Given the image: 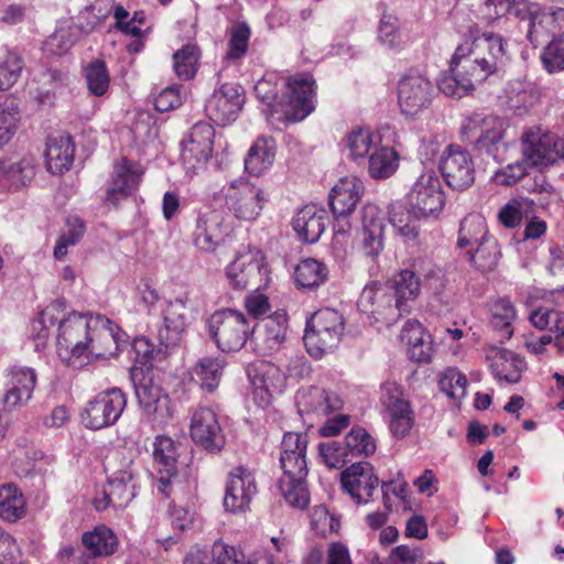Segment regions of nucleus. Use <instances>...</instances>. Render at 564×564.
Returning a JSON list of instances; mask_svg holds the SVG:
<instances>
[{"mask_svg": "<svg viewBox=\"0 0 564 564\" xmlns=\"http://www.w3.org/2000/svg\"><path fill=\"white\" fill-rule=\"evenodd\" d=\"M66 308L64 300H56L40 313L33 322V332L39 340L48 336V328L58 324L57 354L68 367L80 369L87 365V339L93 315L72 313L63 316Z\"/></svg>", "mask_w": 564, "mask_h": 564, "instance_id": "1", "label": "nucleus"}, {"mask_svg": "<svg viewBox=\"0 0 564 564\" xmlns=\"http://www.w3.org/2000/svg\"><path fill=\"white\" fill-rule=\"evenodd\" d=\"M274 76L264 77L257 82L254 93L265 108L267 116L282 113L288 121H301L315 108V80L308 73H301L288 78L285 101L279 99L278 84L273 83Z\"/></svg>", "mask_w": 564, "mask_h": 564, "instance_id": "2", "label": "nucleus"}, {"mask_svg": "<svg viewBox=\"0 0 564 564\" xmlns=\"http://www.w3.org/2000/svg\"><path fill=\"white\" fill-rule=\"evenodd\" d=\"M471 43L459 45L454 53V61L463 62L462 68L477 80H485L490 75L502 70L510 61L506 39L494 32L479 33L469 30Z\"/></svg>", "mask_w": 564, "mask_h": 564, "instance_id": "3", "label": "nucleus"}, {"mask_svg": "<svg viewBox=\"0 0 564 564\" xmlns=\"http://www.w3.org/2000/svg\"><path fill=\"white\" fill-rule=\"evenodd\" d=\"M107 469L111 470L105 486L102 498H95L94 505L98 511L109 506L115 509L126 508L135 497V476L133 454L128 452H116L108 459Z\"/></svg>", "mask_w": 564, "mask_h": 564, "instance_id": "4", "label": "nucleus"}, {"mask_svg": "<svg viewBox=\"0 0 564 564\" xmlns=\"http://www.w3.org/2000/svg\"><path fill=\"white\" fill-rule=\"evenodd\" d=\"M505 132V121L497 116L474 113L462 124L464 141L479 154H486L499 163L507 160L509 149Z\"/></svg>", "mask_w": 564, "mask_h": 564, "instance_id": "5", "label": "nucleus"}, {"mask_svg": "<svg viewBox=\"0 0 564 564\" xmlns=\"http://www.w3.org/2000/svg\"><path fill=\"white\" fill-rule=\"evenodd\" d=\"M344 332V318L333 308L318 310L307 321L303 337L307 352L314 358H322L340 341Z\"/></svg>", "mask_w": 564, "mask_h": 564, "instance_id": "6", "label": "nucleus"}, {"mask_svg": "<svg viewBox=\"0 0 564 564\" xmlns=\"http://www.w3.org/2000/svg\"><path fill=\"white\" fill-rule=\"evenodd\" d=\"M254 330L242 312L231 308L216 311L208 319L209 336L224 352L240 350Z\"/></svg>", "mask_w": 564, "mask_h": 564, "instance_id": "7", "label": "nucleus"}, {"mask_svg": "<svg viewBox=\"0 0 564 564\" xmlns=\"http://www.w3.org/2000/svg\"><path fill=\"white\" fill-rule=\"evenodd\" d=\"M225 206L240 221H254L267 202L264 191L246 178H237L224 188Z\"/></svg>", "mask_w": 564, "mask_h": 564, "instance_id": "8", "label": "nucleus"}, {"mask_svg": "<svg viewBox=\"0 0 564 564\" xmlns=\"http://www.w3.org/2000/svg\"><path fill=\"white\" fill-rule=\"evenodd\" d=\"M134 392L142 417L152 427H163L173 419L169 393L150 376L143 375L134 383Z\"/></svg>", "mask_w": 564, "mask_h": 564, "instance_id": "9", "label": "nucleus"}, {"mask_svg": "<svg viewBox=\"0 0 564 564\" xmlns=\"http://www.w3.org/2000/svg\"><path fill=\"white\" fill-rule=\"evenodd\" d=\"M445 204L438 176L433 171L424 172L408 194V218L416 219L436 216Z\"/></svg>", "mask_w": 564, "mask_h": 564, "instance_id": "10", "label": "nucleus"}, {"mask_svg": "<svg viewBox=\"0 0 564 564\" xmlns=\"http://www.w3.org/2000/svg\"><path fill=\"white\" fill-rule=\"evenodd\" d=\"M380 402L387 413L389 431L395 438L408 436L414 425L415 415L403 390L395 382H386L381 387Z\"/></svg>", "mask_w": 564, "mask_h": 564, "instance_id": "11", "label": "nucleus"}, {"mask_svg": "<svg viewBox=\"0 0 564 564\" xmlns=\"http://www.w3.org/2000/svg\"><path fill=\"white\" fill-rule=\"evenodd\" d=\"M128 335L115 323L101 315L91 316L87 339V364L95 358H110L118 355L121 345L127 344Z\"/></svg>", "mask_w": 564, "mask_h": 564, "instance_id": "12", "label": "nucleus"}, {"mask_svg": "<svg viewBox=\"0 0 564 564\" xmlns=\"http://www.w3.org/2000/svg\"><path fill=\"white\" fill-rule=\"evenodd\" d=\"M126 405L124 393L118 388L109 389L87 403L82 413V422L90 430L110 426L121 416Z\"/></svg>", "mask_w": 564, "mask_h": 564, "instance_id": "13", "label": "nucleus"}, {"mask_svg": "<svg viewBox=\"0 0 564 564\" xmlns=\"http://www.w3.org/2000/svg\"><path fill=\"white\" fill-rule=\"evenodd\" d=\"M268 268L263 253L257 248H247L237 252L226 267L228 283L236 290H245L267 279Z\"/></svg>", "mask_w": 564, "mask_h": 564, "instance_id": "14", "label": "nucleus"}, {"mask_svg": "<svg viewBox=\"0 0 564 564\" xmlns=\"http://www.w3.org/2000/svg\"><path fill=\"white\" fill-rule=\"evenodd\" d=\"M434 96L435 88L432 82L421 74H409L399 82V107L409 118H414L429 109Z\"/></svg>", "mask_w": 564, "mask_h": 564, "instance_id": "15", "label": "nucleus"}, {"mask_svg": "<svg viewBox=\"0 0 564 564\" xmlns=\"http://www.w3.org/2000/svg\"><path fill=\"white\" fill-rule=\"evenodd\" d=\"M153 457L156 466V490L165 498L176 494L180 486L177 451L174 441L165 435L156 436L153 443Z\"/></svg>", "mask_w": 564, "mask_h": 564, "instance_id": "16", "label": "nucleus"}, {"mask_svg": "<svg viewBox=\"0 0 564 564\" xmlns=\"http://www.w3.org/2000/svg\"><path fill=\"white\" fill-rule=\"evenodd\" d=\"M189 435L195 444L210 453L220 452L226 443L218 415L209 406L199 405L192 411Z\"/></svg>", "mask_w": 564, "mask_h": 564, "instance_id": "17", "label": "nucleus"}, {"mask_svg": "<svg viewBox=\"0 0 564 564\" xmlns=\"http://www.w3.org/2000/svg\"><path fill=\"white\" fill-rule=\"evenodd\" d=\"M440 170L447 185L456 191L468 188L475 181V170L469 152L449 144L440 160Z\"/></svg>", "mask_w": 564, "mask_h": 564, "instance_id": "18", "label": "nucleus"}, {"mask_svg": "<svg viewBox=\"0 0 564 564\" xmlns=\"http://www.w3.org/2000/svg\"><path fill=\"white\" fill-rule=\"evenodd\" d=\"M560 138L540 129H530L522 135V153L531 166L545 169L560 163Z\"/></svg>", "mask_w": 564, "mask_h": 564, "instance_id": "19", "label": "nucleus"}, {"mask_svg": "<svg viewBox=\"0 0 564 564\" xmlns=\"http://www.w3.org/2000/svg\"><path fill=\"white\" fill-rule=\"evenodd\" d=\"M295 402L300 415L310 420L324 417L344 405L336 392L316 386L301 388Z\"/></svg>", "mask_w": 564, "mask_h": 564, "instance_id": "20", "label": "nucleus"}, {"mask_svg": "<svg viewBox=\"0 0 564 564\" xmlns=\"http://www.w3.org/2000/svg\"><path fill=\"white\" fill-rule=\"evenodd\" d=\"M257 492L254 475L242 466L235 467L228 474L224 507L234 513L242 512L248 509Z\"/></svg>", "mask_w": 564, "mask_h": 564, "instance_id": "21", "label": "nucleus"}, {"mask_svg": "<svg viewBox=\"0 0 564 564\" xmlns=\"http://www.w3.org/2000/svg\"><path fill=\"white\" fill-rule=\"evenodd\" d=\"M215 129L208 122L199 121L183 141L181 159L188 170H195L206 164L213 153Z\"/></svg>", "mask_w": 564, "mask_h": 564, "instance_id": "22", "label": "nucleus"}, {"mask_svg": "<svg viewBox=\"0 0 564 564\" xmlns=\"http://www.w3.org/2000/svg\"><path fill=\"white\" fill-rule=\"evenodd\" d=\"M243 102L242 88L239 85L224 84L209 97L205 111L210 120L225 126L237 118Z\"/></svg>", "mask_w": 564, "mask_h": 564, "instance_id": "23", "label": "nucleus"}, {"mask_svg": "<svg viewBox=\"0 0 564 564\" xmlns=\"http://www.w3.org/2000/svg\"><path fill=\"white\" fill-rule=\"evenodd\" d=\"M357 306L361 313L372 316L376 322H382L387 325H391L400 318V313L397 312L386 283L366 285L359 296Z\"/></svg>", "mask_w": 564, "mask_h": 564, "instance_id": "24", "label": "nucleus"}, {"mask_svg": "<svg viewBox=\"0 0 564 564\" xmlns=\"http://www.w3.org/2000/svg\"><path fill=\"white\" fill-rule=\"evenodd\" d=\"M143 169L133 162L122 159L116 162L106 192V203L117 206L120 200L132 195L139 187Z\"/></svg>", "mask_w": 564, "mask_h": 564, "instance_id": "25", "label": "nucleus"}, {"mask_svg": "<svg viewBox=\"0 0 564 564\" xmlns=\"http://www.w3.org/2000/svg\"><path fill=\"white\" fill-rule=\"evenodd\" d=\"M192 318V310L186 300L177 297L167 302L163 310V325L158 333L160 344L165 347L176 345Z\"/></svg>", "mask_w": 564, "mask_h": 564, "instance_id": "26", "label": "nucleus"}, {"mask_svg": "<svg viewBox=\"0 0 564 564\" xmlns=\"http://www.w3.org/2000/svg\"><path fill=\"white\" fill-rule=\"evenodd\" d=\"M344 489L357 501L366 503L379 485L369 463H354L341 473Z\"/></svg>", "mask_w": 564, "mask_h": 564, "instance_id": "27", "label": "nucleus"}, {"mask_svg": "<svg viewBox=\"0 0 564 564\" xmlns=\"http://www.w3.org/2000/svg\"><path fill=\"white\" fill-rule=\"evenodd\" d=\"M224 215L210 209L200 213L196 218L193 231V243L205 252H213L221 243L224 237Z\"/></svg>", "mask_w": 564, "mask_h": 564, "instance_id": "28", "label": "nucleus"}, {"mask_svg": "<svg viewBox=\"0 0 564 564\" xmlns=\"http://www.w3.org/2000/svg\"><path fill=\"white\" fill-rule=\"evenodd\" d=\"M361 249L373 259L383 250L384 217L378 206L367 204L361 210Z\"/></svg>", "mask_w": 564, "mask_h": 564, "instance_id": "29", "label": "nucleus"}, {"mask_svg": "<svg viewBox=\"0 0 564 564\" xmlns=\"http://www.w3.org/2000/svg\"><path fill=\"white\" fill-rule=\"evenodd\" d=\"M400 317L410 313L421 292L420 278L411 270H402L386 283Z\"/></svg>", "mask_w": 564, "mask_h": 564, "instance_id": "30", "label": "nucleus"}, {"mask_svg": "<svg viewBox=\"0 0 564 564\" xmlns=\"http://www.w3.org/2000/svg\"><path fill=\"white\" fill-rule=\"evenodd\" d=\"M562 30H564V8L546 10L539 6L538 12H534L527 22V39L533 46H538L545 36H554Z\"/></svg>", "mask_w": 564, "mask_h": 564, "instance_id": "31", "label": "nucleus"}, {"mask_svg": "<svg viewBox=\"0 0 564 564\" xmlns=\"http://www.w3.org/2000/svg\"><path fill=\"white\" fill-rule=\"evenodd\" d=\"M328 217L325 209L307 205L293 217L292 226L299 238L306 243L316 242L325 231Z\"/></svg>", "mask_w": 564, "mask_h": 564, "instance_id": "32", "label": "nucleus"}, {"mask_svg": "<svg viewBox=\"0 0 564 564\" xmlns=\"http://www.w3.org/2000/svg\"><path fill=\"white\" fill-rule=\"evenodd\" d=\"M9 388L4 395V405L9 409L26 403L36 384V372L33 368L13 366L10 369Z\"/></svg>", "mask_w": 564, "mask_h": 564, "instance_id": "33", "label": "nucleus"}, {"mask_svg": "<svg viewBox=\"0 0 564 564\" xmlns=\"http://www.w3.org/2000/svg\"><path fill=\"white\" fill-rule=\"evenodd\" d=\"M361 189V182L355 177L341 178L332 188L328 200L335 217H347L355 210Z\"/></svg>", "mask_w": 564, "mask_h": 564, "instance_id": "34", "label": "nucleus"}, {"mask_svg": "<svg viewBox=\"0 0 564 564\" xmlns=\"http://www.w3.org/2000/svg\"><path fill=\"white\" fill-rule=\"evenodd\" d=\"M488 359L491 360L490 368L495 377L509 383L518 382L521 372L525 368V362L522 358L513 351L502 348H492Z\"/></svg>", "mask_w": 564, "mask_h": 564, "instance_id": "35", "label": "nucleus"}, {"mask_svg": "<svg viewBox=\"0 0 564 564\" xmlns=\"http://www.w3.org/2000/svg\"><path fill=\"white\" fill-rule=\"evenodd\" d=\"M463 62L454 61L452 57L451 68L438 79L440 90L449 97L463 98L468 95L478 80L462 68Z\"/></svg>", "mask_w": 564, "mask_h": 564, "instance_id": "36", "label": "nucleus"}, {"mask_svg": "<svg viewBox=\"0 0 564 564\" xmlns=\"http://www.w3.org/2000/svg\"><path fill=\"white\" fill-rule=\"evenodd\" d=\"M75 148L69 135L50 138L45 150L46 169L52 174L67 171L74 159Z\"/></svg>", "mask_w": 564, "mask_h": 564, "instance_id": "37", "label": "nucleus"}, {"mask_svg": "<svg viewBox=\"0 0 564 564\" xmlns=\"http://www.w3.org/2000/svg\"><path fill=\"white\" fill-rule=\"evenodd\" d=\"M276 143L272 137H260L249 149L245 159L246 171L254 176L261 175L274 162Z\"/></svg>", "mask_w": 564, "mask_h": 564, "instance_id": "38", "label": "nucleus"}, {"mask_svg": "<svg viewBox=\"0 0 564 564\" xmlns=\"http://www.w3.org/2000/svg\"><path fill=\"white\" fill-rule=\"evenodd\" d=\"M400 338L408 346V354L417 362L427 361L431 357L430 335L425 334L417 321H408L402 327Z\"/></svg>", "mask_w": 564, "mask_h": 564, "instance_id": "39", "label": "nucleus"}, {"mask_svg": "<svg viewBox=\"0 0 564 564\" xmlns=\"http://www.w3.org/2000/svg\"><path fill=\"white\" fill-rule=\"evenodd\" d=\"M225 366L223 357H203L192 370L193 379L203 390L213 392L219 386Z\"/></svg>", "mask_w": 564, "mask_h": 564, "instance_id": "40", "label": "nucleus"}, {"mask_svg": "<svg viewBox=\"0 0 564 564\" xmlns=\"http://www.w3.org/2000/svg\"><path fill=\"white\" fill-rule=\"evenodd\" d=\"M82 543L90 554L97 557L109 556L118 547L116 534L106 525H98L94 530L85 532Z\"/></svg>", "mask_w": 564, "mask_h": 564, "instance_id": "41", "label": "nucleus"}, {"mask_svg": "<svg viewBox=\"0 0 564 564\" xmlns=\"http://www.w3.org/2000/svg\"><path fill=\"white\" fill-rule=\"evenodd\" d=\"M381 138L369 129L358 128L350 131L345 138V145L349 156L355 161H366L371 152L380 144Z\"/></svg>", "mask_w": 564, "mask_h": 564, "instance_id": "42", "label": "nucleus"}, {"mask_svg": "<svg viewBox=\"0 0 564 564\" xmlns=\"http://www.w3.org/2000/svg\"><path fill=\"white\" fill-rule=\"evenodd\" d=\"M25 499L19 488L7 484L0 486V517L8 522H15L25 513Z\"/></svg>", "mask_w": 564, "mask_h": 564, "instance_id": "43", "label": "nucleus"}, {"mask_svg": "<svg viewBox=\"0 0 564 564\" xmlns=\"http://www.w3.org/2000/svg\"><path fill=\"white\" fill-rule=\"evenodd\" d=\"M398 153L390 147L378 145L367 159L368 172L373 178H387L398 167Z\"/></svg>", "mask_w": 564, "mask_h": 564, "instance_id": "44", "label": "nucleus"}, {"mask_svg": "<svg viewBox=\"0 0 564 564\" xmlns=\"http://www.w3.org/2000/svg\"><path fill=\"white\" fill-rule=\"evenodd\" d=\"M294 274L297 286L315 289L326 281L328 269L323 262L307 258L296 265Z\"/></svg>", "mask_w": 564, "mask_h": 564, "instance_id": "45", "label": "nucleus"}, {"mask_svg": "<svg viewBox=\"0 0 564 564\" xmlns=\"http://www.w3.org/2000/svg\"><path fill=\"white\" fill-rule=\"evenodd\" d=\"M86 231V225L78 216L70 215L65 220V226L54 247L53 254L62 260L68 253V248L77 245Z\"/></svg>", "mask_w": 564, "mask_h": 564, "instance_id": "46", "label": "nucleus"}, {"mask_svg": "<svg viewBox=\"0 0 564 564\" xmlns=\"http://www.w3.org/2000/svg\"><path fill=\"white\" fill-rule=\"evenodd\" d=\"M516 308L508 299L497 301L492 307L490 326L499 335V340L509 339L513 334L512 322L516 318Z\"/></svg>", "mask_w": 564, "mask_h": 564, "instance_id": "47", "label": "nucleus"}, {"mask_svg": "<svg viewBox=\"0 0 564 564\" xmlns=\"http://www.w3.org/2000/svg\"><path fill=\"white\" fill-rule=\"evenodd\" d=\"M279 490L285 502L293 508L303 510L310 503V494L305 478L281 477Z\"/></svg>", "mask_w": 564, "mask_h": 564, "instance_id": "48", "label": "nucleus"}, {"mask_svg": "<svg viewBox=\"0 0 564 564\" xmlns=\"http://www.w3.org/2000/svg\"><path fill=\"white\" fill-rule=\"evenodd\" d=\"M489 238L491 237L488 235L485 219L479 215H469L460 224L457 246L459 248L478 246L479 242Z\"/></svg>", "mask_w": 564, "mask_h": 564, "instance_id": "49", "label": "nucleus"}, {"mask_svg": "<svg viewBox=\"0 0 564 564\" xmlns=\"http://www.w3.org/2000/svg\"><path fill=\"white\" fill-rule=\"evenodd\" d=\"M467 254L473 264L481 272L492 271L501 254L497 240L491 237L476 246V249L468 250Z\"/></svg>", "mask_w": 564, "mask_h": 564, "instance_id": "50", "label": "nucleus"}, {"mask_svg": "<svg viewBox=\"0 0 564 564\" xmlns=\"http://www.w3.org/2000/svg\"><path fill=\"white\" fill-rule=\"evenodd\" d=\"M261 336L265 347L269 350H276L281 347L286 337V315L284 313H275L262 321Z\"/></svg>", "mask_w": 564, "mask_h": 564, "instance_id": "51", "label": "nucleus"}, {"mask_svg": "<svg viewBox=\"0 0 564 564\" xmlns=\"http://www.w3.org/2000/svg\"><path fill=\"white\" fill-rule=\"evenodd\" d=\"M173 67L180 79L188 80L197 72L199 50L195 44H186L173 54Z\"/></svg>", "mask_w": 564, "mask_h": 564, "instance_id": "52", "label": "nucleus"}, {"mask_svg": "<svg viewBox=\"0 0 564 564\" xmlns=\"http://www.w3.org/2000/svg\"><path fill=\"white\" fill-rule=\"evenodd\" d=\"M18 106L11 96H0V149L12 139L17 130Z\"/></svg>", "mask_w": 564, "mask_h": 564, "instance_id": "53", "label": "nucleus"}, {"mask_svg": "<svg viewBox=\"0 0 564 564\" xmlns=\"http://www.w3.org/2000/svg\"><path fill=\"white\" fill-rule=\"evenodd\" d=\"M345 448L349 452L351 459L360 456L372 455L376 451V443L370 434L361 426H355L347 434L344 441Z\"/></svg>", "mask_w": 564, "mask_h": 564, "instance_id": "54", "label": "nucleus"}, {"mask_svg": "<svg viewBox=\"0 0 564 564\" xmlns=\"http://www.w3.org/2000/svg\"><path fill=\"white\" fill-rule=\"evenodd\" d=\"M534 204H539L544 207V203L540 200L534 202L527 198L511 199L501 207L498 214V218L505 227L514 228L520 225L523 215L527 214Z\"/></svg>", "mask_w": 564, "mask_h": 564, "instance_id": "55", "label": "nucleus"}, {"mask_svg": "<svg viewBox=\"0 0 564 564\" xmlns=\"http://www.w3.org/2000/svg\"><path fill=\"white\" fill-rule=\"evenodd\" d=\"M386 8L384 4H380ZM378 39L390 48H398L402 43L399 19L383 9L378 26Z\"/></svg>", "mask_w": 564, "mask_h": 564, "instance_id": "56", "label": "nucleus"}, {"mask_svg": "<svg viewBox=\"0 0 564 564\" xmlns=\"http://www.w3.org/2000/svg\"><path fill=\"white\" fill-rule=\"evenodd\" d=\"M541 61L550 74L564 70V29L552 36L541 54Z\"/></svg>", "mask_w": 564, "mask_h": 564, "instance_id": "57", "label": "nucleus"}, {"mask_svg": "<svg viewBox=\"0 0 564 564\" xmlns=\"http://www.w3.org/2000/svg\"><path fill=\"white\" fill-rule=\"evenodd\" d=\"M440 389L454 402L466 395L467 378L456 368H447L440 378Z\"/></svg>", "mask_w": 564, "mask_h": 564, "instance_id": "58", "label": "nucleus"}, {"mask_svg": "<svg viewBox=\"0 0 564 564\" xmlns=\"http://www.w3.org/2000/svg\"><path fill=\"white\" fill-rule=\"evenodd\" d=\"M85 78L89 91L95 96H104L110 84V76L105 62L97 59L85 67Z\"/></svg>", "mask_w": 564, "mask_h": 564, "instance_id": "59", "label": "nucleus"}, {"mask_svg": "<svg viewBox=\"0 0 564 564\" xmlns=\"http://www.w3.org/2000/svg\"><path fill=\"white\" fill-rule=\"evenodd\" d=\"M24 63L20 55L8 52L0 62V90L11 88L20 78Z\"/></svg>", "mask_w": 564, "mask_h": 564, "instance_id": "60", "label": "nucleus"}, {"mask_svg": "<svg viewBox=\"0 0 564 564\" xmlns=\"http://www.w3.org/2000/svg\"><path fill=\"white\" fill-rule=\"evenodd\" d=\"M319 455L328 467L336 469L352 460L349 452L345 448L344 442L339 441L321 443Z\"/></svg>", "mask_w": 564, "mask_h": 564, "instance_id": "61", "label": "nucleus"}, {"mask_svg": "<svg viewBox=\"0 0 564 564\" xmlns=\"http://www.w3.org/2000/svg\"><path fill=\"white\" fill-rule=\"evenodd\" d=\"M250 29L247 24L240 23L232 28L229 40V48L226 57L229 59L240 58L248 48Z\"/></svg>", "mask_w": 564, "mask_h": 564, "instance_id": "62", "label": "nucleus"}, {"mask_svg": "<svg viewBox=\"0 0 564 564\" xmlns=\"http://www.w3.org/2000/svg\"><path fill=\"white\" fill-rule=\"evenodd\" d=\"M530 165L527 160L517 161L508 164L505 169L498 171L492 176L496 184L510 186L519 182L528 173V166Z\"/></svg>", "mask_w": 564, "mask_h": 564, "instance_id": "63", "label": "nucleus"}, {"mask_svg": "<svg viewBox=\"0 0 564 564\" xmlns=\"http://www.w3.org/2000/svg\"><path fill=\"white\" fill-rule=\"evenodd\" d=\"M424 552L419 546L399 545L389 556L388 564H422Z\"/></svg>", "mask_w": 564, "mask_h": 564, "instance_id": "64", "label": "nucleus"}]
</instances>
